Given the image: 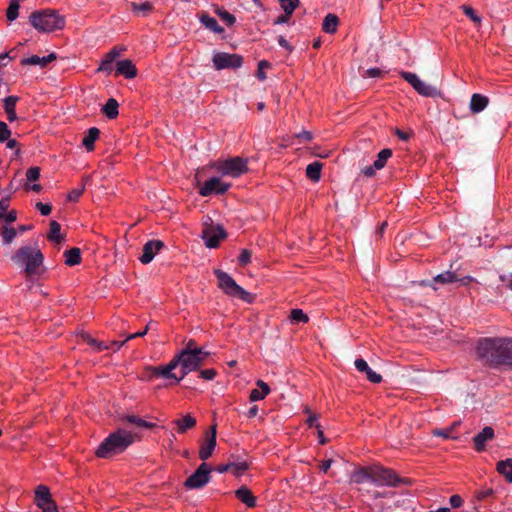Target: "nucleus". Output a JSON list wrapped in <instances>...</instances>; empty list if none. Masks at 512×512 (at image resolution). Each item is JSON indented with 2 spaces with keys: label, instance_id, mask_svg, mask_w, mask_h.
Instances as JSON below:
<instances>
[{
  "label": "nucleus",
  "instance_id": "obj_57",
  "mask_svg": "<svg viewBox=\"0 0 512 512\" xmlns=\"http://www.w3.org/2000/svg\"><path fill=\"white\" fill-rule=\"evenodd\" d=\"M7 223H13L17 219V213L15 210H10L4 213L2 217Z\"/></svg>",
  "mask_w": 512,
  "mask_h": 512
},
{
  "label": "nucleus",
  "instance_id": "obj_56",
  "mask_svg": "<svg viewBox=\"0 0 512 512\" xmlns=\"http://www.w3.org/2000/svg\"><path fill=\"white\" fill-rule=\"evenodd\" d=\"M97 71L110 73L112 71V63L107 62V60L105 58H103Z\"/></svg>",
  "mask_w": 512,
  "mask_h": 512
},
{
  "label": "nucleus",
  "instance_id": "obj_7",
  "mask_svg": "<svg viewBox=\"0 0 512 512\" xmlns=\"http://www.w3.org/2000/svg\"><path fill=\"white\" fill-rule=\"evenodd\" d=\"M501 338L491 339L486 338L481 340L477 347V356L485 363L490 366L502 365L500 358L501 351Z\"/></svg>",
  "mask_w": 512,
  "mask_h": 512
},
{
  "label": "nucleus",
  "instance_id": "obj_4",
  "mask_svg": "<svg viewBox=\"0 0 512 512\" xmlns=\"http://www.w3.org/2000/svg\"><path fill=\"white\" fill-rule=\"evenodd\" d=\"M43 259V254L38 247L32 246H23L12 256V261L16 265L23 267L28 276L38 272L43 263Z\"/></svg>",
  "mask_w": 512,
  "mask_h": 512
},
{
  "label": "nucleus",
  "instance_id": "obj_25",
  "mask_svg": "<svg viewBox=\"0 0 512 512\" xmlns=\"http://www.w3.org/2000/svg\"><path fill=\"white\" fill-rule=\"evenodd\" d=\"M489 104V98L485 95L475 93L471 96L470 100V111L473 114L482 112Z\"/></svg>",
  "mask_w": 512,
  "mask_h": 512
},
{
  "label": "nucleus",
  "instance_id": "obj_59",
  "mask_svg": "<svg viewBox=\"0 0 512 512\" xmlns=\"http://www.w3.org/2000/svg\"><path fill=\"white\" fill-rule=\"evenodd\" d=\"M494 494V491L493 489L491 488H488V489H484V490H480L476 493V497L478 500H483L491 495Z\"/></svg>",
  "mask_w": 512,
  "mask_h": 512
},
{
  "label": "nucleus",
  "instance_id": "obj_38",
  "mask_svg": "<svg viewBox=\"0 0 512 512\" xmlns=\"http://www.w3.org/2000/svg\"><path fill=\"white\" fill-rule=\"evenodd\" d=\"M289 319L292 324L307 323L309 321L308 315L301 309L291 310Z\"/></svg>",
  "mask_w": 512,
  "mask_h": 512
},
{
  "label": "nucleus",
  "instance_id": "obj_27",
  "mask_svg": "<svg viewBox=\"0 0 512 512\" xmlns=\"http://www.w3.org/2000/svg\"><path fill=\"white\" fill-rule=\"evenodd\" d=\"M501 349L502 365H512V339L501 338Z\"/></svg>",
  "mask_w": 512,
  "mask_h": 512
},
{
  "label": "nucleus",
  "instance_id": "obj_35",
  "mask_svg": "<svg viewBox=\"0 0 512 512\" xmlns=\"http://www.w3.org/2000/svg\"><path fill=\"white\" fill-rule=\"evenodd\" d=\"M102 112L109 119H114L118 115V102L114 98L108 99V101L102 108Z\"/></svg>",
  "mask_w": 512,
  "mask_h": 512
},
{
  "label": "nucleus",
  "instance_id": "obj_9",
  "mask_svg": "<svg viewBox=\"0 0 512 512\" xmlns=\"http://www.w3.org/2000/svg\"><path fill=\"white\" fill-rule=\"evenodd\" d=\"M400 76L405 81H407L420 95L425 97H434L438 95L437 89L422 81L417 74L401 71Z\"/></svg>",
  "mask_w": 512,
  "mask_h": 512
},
{
  "label": "nucleus",
  "instance_id": "obj_48",
  "mask_svg": "<svg viewBox=\"0 0 512 512\" xmlns=\"http://www.w3.org/2000/svg\"><path fill=\"white\" fill-rule=\"evenodd\" d=\"M462 10L464 14L471 19V21H473L476 24L481 23V17L475 13L472 7L464 5L462 6Z\"/></svg>",
  "mask_w": 512,
  "mask_h": 512
},
{
  "label": "nucleus",
  "instance_id": "obj_15",
  "mask_svg": "<svg viewBox=\"0 0 512 512\" xmlns=\"http://www.w3.org/2000/svg\"><path fill=\"white\" fill-rule=\"evenodd\" d=\"M163 247V242L160 240H150L143 247V253L140 256L139 260L143 264L150 263L154 256L161 250Z\"/></svg>",
  "mask_w": 512,
  "mask_h": 512
},
{
  "label": "nucleus",
  "instance_id": "obj_37",
  "mask_svg": "<svg viewBox=\"0 0 512 512\" xmlns=\"http://www.w3.org/2000/svg\"><path fill=\"white\" fill-rule=\"evenodd\" d=\"M131 10L135 14L147 15L153 10V5L150 2L144 3H131Z\"/></svg>",
  "mask_w": 512,
  "mask_h": 512
},
{
  "label": "nucleus",
  "instance_id": "obj_45",
  "mask_svg": "<svg viewBox=\"0 0 512 512\" xmlns=\"http://www.w3.org/2000/svg\"><path fill=\"white\" fill-rule=\"evenodd\" d=\"M40 171H41L40 168L37 166L29 168L26 171L27 183L30 184L32 182L38 181V179L40 178Z\"/></svg>",
  "mask_w": 512,
  "mask_h": 512
},
{
  "label": "nucleus",
  "instance_id": "obj_31",
  "mask_svg": "<svg viewBox=\"0 0 512 512\" xmlns=\"http://www.w3.org/2000/svg\"><path fill=\"white\" fill-rule=\"evenodd\" d=\"M100 135V130L96 127H92L87 131V134L84 136L82 140V145L85 147L87 151L94 150V143L98 139Z\"/></svg>",
  "mask_w": 512,
  "mask_h": 512
},
{
  "label": "nucleus",
  "instance_id": "obj_40",
  "mask_svg": "<svg viewBox=\"0 0 512 512\" xmlns=\"http://www.w3.org/2000/svg\"><path fill=\"white\" fill-rule=\"evenodd\" d=\"M279 3L285 14L291 16L299 5V0H279Z\"/></svg>",
  "mask_w": 512,
  "mask_h": 512
},
{
  "label": "nucleus",
  "instance_id": "obj_22",
  "mask_svg": "<svg viewBox=\"0 0 512 512\" xmlns=\"http://www.w3.org/2000/svg\"><path fill=\"white\" fill-rule=\"evenodd\" d=\"M18 101H19V97L14 96V95L8 96V97L4 98V100H3V109L6 113L7 120L10 122H14L18 119L16 110H15L16 104Z\"/></svg>",
  "mask_w": 512,
  "mask_h": 512
},
{
  "label": "nucleus",
  "instance_id": "obj_47",
  "mask_svg": "<svg viewBox=\"0 0 512 512\" xmlns=\"http://www.w3.org/2000/svg\"><path fill=\"white\" fill-rule=\"evenodd\" d=\"M270 66H271L270 63L266 60H261L258 63L257 78L259 80L264 81L267 78L265 69L270 68Z\"/></svg>",
  "mask_w": 512,
  "mask_h": 512
},
{
  "label": "nucleus",
  "instance_id": "obj_49",
  "mask_svg": "<svg viewBox=\"0 0 512 512\" xmlns=\"http://www.w3.org/2000/svg\"><path fill=\"white\" fill-rule=\"evenodd\" d=\"M216 13L219 15V17L225 21L229 26L233 25L236 21V18L234 15L230 14L229 12L225 10L218 9Z\"/></svg>",
  "mask_w": 512,
  "mask_h": 512
},
{
  "label": "nucleus",
  "instance_id": "obj_33",
  "mask_svg": "<svg viewBox=\"0 0 512 512\" xmlns=\"http://www.w3.org/2000/svg\"><path fill=\"white\" fill-rule=\"evenodd\" d=\"M65 264L75 266L81 262V251L79 248H71L64 253Z\"/></svg>",
  "mask_w": 512,
  "mask_h": 512
},
{
  "label": "nucleus",
  "instance_id": "obj_11",
  "mask_svg": "<svg viewBox=\"0 0 512 512\" xmlns=\"http://www.w3.org/2000/svg\"><path fill=\"white\" fill-rule=\"evenodd\" d=\"M35 504L42 512H58L57 505L51 497L50 490L45 485H39L35 489Z\"/></svg>",
  "mask_w": 512,
  "mask_h": 512
},
{
  "label": "nucleus",
  "instance_id": "obj_50",
  "mask_svg": "<svg viewBox=\"0 0 512 512\" xmlns=\"http://www.w3.org/2000/svg\"><path fill=\"white\" fill-rule=\"evenodd\" d=\"M11 136V130L9 129L8 125L0 121V142H5L8 140Z\"/></svg>",
  "mask_w": 512,
  "mask_h": 512
},
{
  "label": "nucleus",
  "instance_id": "obj_42",
  "mask_svg": "<svg viewBox=\"0 0 512 512\" xmlns=\"http://www.w3.org/2000/svg\"><path fill=\"white\" fill-rule=\"evenodd\" d=\"M19 3L17 0H12L6 12L7 19L12 22L18 17Z\"/></svg>",
  "mask_w": 512,
  "mask_h": 512
},
{
  "label": "nucleus",
  "instance_id": "obj_46",
  "mask_svg": "<svg viewBox=\"0 0 512 512\" xmlns=\"http://www.w3.org/2000/svg\"><path fill=\"white\" fill-rule=\"evenodd\" d=\"M85 190V185H81L77 188H74L72 189L68 195H67V200L68 201H71V202H76L78 201V199L80 198V196L83 194Z\"/></svg>",
  "mask_w": 512,
  "mask_h": 512
},
{
  "label": "nucleus",
  "instance_id": "obj_18",
  "mask_svg": "<svg viewBox=\"0 0 512 512\" xmlns=\"http://www.w3.org/2000/svg\"><path fill=\"white\" fill-rule=\"evenodd\" d=\"M494 437V430L487 426L482 429L474 438V446L476 451L481 452L486 447V442L492 440Z\"/></svg>",
  "mask_w": 512,
  "mask_h": 512
},
{
  "label": "nucleus",
  "instance_id": "obj_58",
  "mask_svg": "<svg viewBox=\"0 0 512 512\" xmlns=\"http://www.w3.org/2000/svg\"><path fill=\"white\" fill-rule=\"evenodd\" d=\"M449 502H450V505L453 507V508H459L462 506L463 504V500L462 498L459 496V495H452L449 499Z\"/></svg>",
  "mask_w": 512,
  "mask_h": 512
},
{
  "label": "nucleus",
  "instance_id": "obj_10",
  "mask_svg": "<svg viewBox=\"0 0 512 512\" xmlns=\"http://www.w3.org/2000/svg\"><path fill=\"white\" fill-rule=\"evenodd\" d=\"M212 63L216 70L226 68H239L243 63L242 56L238 54H229L226 52H217L212 57Z\"/></svg>",
  "mask_w": 512,
  "mask_h": 512
},
{
  "label": "nucleus",
  "instance_id": "obj_3",
  "mask_svg": "<svg viewBox=\"0 0 512 512\" xmlns=\"http://www.w3.org/2000/svg\"><path fill=\"white\" fill-rule=\"evenodd\" d=\"M30 23L37 31L50 33L62 30L65 26V18L55 10L45 9L32 13Z\"/></svg>",
  "mask_w": 512,
  "mask_h": 512
},
{
  "label": "nucleus",
  "instance_id": "obj_61",
  "mask_svg": "<svg viewBox=\"0 0 512 512\" xmlns=\"http://www.w3.org/2000/svg\"><path fill=\"white\" fill-rule=\"evenodd\" d=\"M9 204L10 199L8 197L0 200V219L3 217L4 213L7 212Z\"/></svg>",
  "mask_w": 512,
  "mask_h": 512
},
{
  "label": "nucleus",
  "instance_id": "obj_43",
  "mask_svg": "<svg viewBox=\"0 0 512 512\" xmlns=\"http://www.w3.org/2000/svg\"><path fill=\"white\" fill-rule=\"evenodd\" d=\"M4 244H10L17 236V230L13 227L5 226L2 231Z\"/></svg>",
  "mask_w": 512,
  "mask_h": 512
},
{
  "label": "nucleus",
  "instance_id": "obj_5",
  "mask_svg": "<svg viewBox=\"0 0 512 512\" xmlns=\"http://www.w3.org/2000/svg\"><path fill=\"white\" fill-rule=\"evenodd\" d=\"M214 274L218 280V287L223 291L225 295L231 298L241 299L248 304L254 302V296L239 286L228 273L222 270H215Z\"/></svg>",
  "mask_w": 512,
  "mask_h": 512
},
{
  "label": "nucleus",
  "instance_id": "obj_2",
  "mask_svg": "<svg viewBox=\"0 0 512 512\" xmlns=\"http://www.w3.org/2000/svg\"><path fill=\"white\" fill-rule=\"evenodd\" d=\"M135 439L131 431L119 429L111 433L97 448L96 455L99 458H110L123 452Z\"/></svg>",
  "mask_w": 512,
  "mask_h": 512
},
{
  "label": "nucleus",
  "instance_id": "obj_62",
  "mask_svg": "<svg viewBox=\"0 0 512 512\" xmlns=\"http://www.w3.org/2000/svg\"><path fill=\"white\" fill-rule=\"evenodd\" d=\"M6 147L8 149H15V155L18 156L20 154V149L18 148V143L15 139L6 140Z\"/></svg>",
  "mask_w": 512,
  "mask_h": 512
},
{
  "label": "nucleus",
  "instance_id": "obj_6",
  "mask_svg": "<svg viewBox=\"0 0 512 512\" xmlns=\"http://www.w3.org/2000/svg\"><path fill=\"white\" fill-rule=\"evenodd\" d=\"M207 168H211L221 174L232 178H238L248 171L247 161L241 157H233L225 160L211 162Z\"/></svg>",
  "mask_w": 512,
  "mask_h": 512
},
{
  "label": "nucleus",
  "instance_id": "obj_1",
  "mask_svg": "<svg viewBox=\"0 0 512 512\" xmlns=\"http://www.w3.org/2000/svg\"><path fill=\"white\" fill-rule=\"evenodd\" d=\"M192 344L190 341L187 348L175 355L168 364L147 367V377H162L173 380L175 384L179 383L188 373L198 369L208 356V353L200 348L192 349Z\"/></svg>",
  "mask_w": 512,
  "mask_h": 512
},
{
  "label": "nucleus",
  "instance_id": "obj_52",
  "mask_svg": "<svg viewBox=\"0 0 512 512\" xmlns=\"http://www.w3.org/2000/svg\"><path fill=\"white\" fill-rule=\"evenodd\" d=\"M432 434L434 436L443 437L445 439H456V437L451 435V429H435Z\"/></svg>",
  "mask_w": 512,
  "mask_h": 512
},
{
  "label": "nucleus",
  "instance_id": "obj_55",
  "mask_svg": "<svg viewBox=\"0 0 512 512\" xmlns=\"http://www.w3.org/2000/svg\"><path fill=\"white\" fill-rule=\"evenodd\" d=\"M217 372L214 369H205L200 372L201 378L205 380H212L215 378Z\"/></svg>",
  "mask_w": 512,
  "mask_h": 512
},
{
  "label": "nucleus",
  "instance_id": "obj_53",
  "mask_svg": "<svg viewBox=\"0 0 512 512\" xmlns=\"http://www.w3.org/2000/svg\"><path fill=\"white\" fill-rule=\"evenodd\" d=\"M250 261H251V253L246 249L242 250L240 253V256H239L240 265L246 266L247 264L250 263Z\"/></svg>",
  "mask_w": 512,
  "mask_h": 512
},
{
  "label": "nucleus",
  "instance_id": "obj_54",
  "mask_svg": "<svg viewBox=\"0 0 512 512\" xmlns=\"http://www.w3.org/2000/svg\"><path fill=\"white\" fill-rule=\"evenodd\" d=\"M36 208L40 211V213L44 216H47L51 213L52 207L49 204H44L41 202H38L36 204Z\"/></svg>",
  "mask_w": 512,
  "mask_h": 512
},
{
  "label": "nucleus",
  "instance_id": "obj_63",
  "mask_svg": "<svg viewBox=\"0 0 512 512\" xmlns=\"http://www.w3.org/2000/svg\"><path fill=\"white\" fill-rule=\"evenodd\" d=\"M307 424L309 427H316L317 429L320 428V425L318 423V416L316 414H310L307 419Z\"/></svg>",
  "mask_w": 512,
  "mask_h": 512
},
{
  "label": "nucleus",
  "instance_id": "obj_21",
  "mask_svg": "<svg viewBox=\"0 0 512 512\" xmlns=\"http://www.w3.org/2000/svg\"><path fill=\"white\" fill-rule=\"evenodd\" d=\"M172 423L176 426V431L179 434H183L186 431L194 428L196 426V418L191 414H185L180 419H175Z\"/></svg>",
  "mask_w": 512,
  "mask_h": 512
},
{
  "label": "nucleus",
  "instance_id": "obj_44",
  "mask_svg": "<svg viewBox=\"0 0 512 512\" xmlns=\"http://www.w3.org/2000/svg\"><path fill=\"white\" fill-rule=\"evenodd\" d=\"M230 465H231L230 471L236 476L242 475L248 469V464L244 461L233 462V463H230Z\"/></svg>",
  "mask_w": 512,
  "mask_h": 512
},
{
  "label": "nucleus",
  "instance_id": "obj_36",
  "mask_svg": "<svg viewBox=\"0 0 512 512\" xmlns=\"http://www.w3.org/2000/svg\"><path fill=\"white\" fill-rule=\"evenodd\" d=\"M392 156V150L391 149H383L381 150L378 155H377V159L374 161V167L376 169H379L381 170L382 168L385 167L388 159Z\"/></svg>",
  "mask_w": 512,
  "mask_h": 512
},
{
  "label": "nucleus",
  "instance_id": "obj_51",
  "mask_svg": "<svg viewBox=\"0 0 512 512\" xmlns=\"http://www.w3.org/2000/svg\"><path fill=\"white\" fill-rule=\"evenodd\" d=\"M125 49L124 48H120L118 49L117 47H114L112 48L106 55H105V59L107 60V62H110V63H113V61L119 57L120 53L122 51H124Z\"/></svg>",
  "mask_w": 512,
  "mask_h": 512
},
{
  "label": "nucleus",
  "instance_id": "obj_8",
  "mask_svg": "<svg viewBox=\"0 0 512 512\" xmlns=\"http://www.w3.org/2000/svg\"><path fill=\"white\" fill-rule=\"evenodd\" d=\"M371 483L378 487H395L400 483L399 477L390 469L372 466Z\"/></svg>",
  "mask_w": 512,
  "mask_h": 512
},
{
  "label": "nucleus",
  "instance_id": "obj_20",
  "mask_svg": "<svg viewBox=\"0 0 512 512\" xmlns=\"http://www.w3.org/2000/svg\"><path fill=\"white\" fill-rule=\"evenodd\" d=\"M57 56L55 53H50L47 56H38V55H32L30 57L23 58L21 60V65L27 66V65H38L40 67H45L52 61L56 60Z\"/></svg>",
  "mask_w": 512,
  "mask_h": 512
},
{
  "label": "nucleus",
  "instance_id": "obj_32",
  "mask_svg": "<svg viewBox=\"0 0 512 512\" xmlns=\"http://www.w3.org/2000/svg\"><path fill=\"white\" fill-rule=\"evenodd\" d=\"M323 164L319 161H314L306 167V176L313 182H318L321 178V170Z\"/></svg>",
  "mask_w": 512,
  "mask_h": 512
},
{
  "label": "nucleus",
  "instance_id": "obj_13",
  "mask_svg": "<svg viewBox=\"0 0 512 512\" xmlns=\"http://www.w3.org/2000/svg\"><path fill=\"white\" fill-rule=\"evenodd\" d=\"M230 186V183L223 182L218 177H212L200 186L199 194L203 197H207L213 193L224 194Z\"/></svg>",
  "mask_w": 512,
  "mask_h": 512
},
{
  "label": "nucleus",
  "instance_id": "obj_23",
  "mask_svg": "<svg viewBox=\"0 0 512 512\" xmlns=\"http://www.w3.org/2000/svg\"><path fill=\"white\" fill-rule=\"evenodd\" d=\"M236 498L248 508H254L257 504L256 497L246 486H241L235 491Z\"/></svg>",
  "mask_w": 512,
  "mask_h": 512
},
{
  "label": "nucleus",
  "instance_id": "obj_28",
  "mask_svg": "<svg viewBox=\"0 0 512 512\" xmlns=\"http://www.w3.org/2000/svg\"><path fill=\"white\" fill-rule=\"evenodd\" d=\"M256 384L259 389L251 390L249 396L250 401L253 402L263 400L270 393V387L264 381L258 380Z\"/></svg>",
  "mask_w": 512,
  "mask_h": 512
},
{
  "label": "nucleus",
  "instance_id": "obj_12",
  "mask_svg": "<svg viewBox=\"0 0 512 512\" xmlns=\"http://www.w3.org/2000/svg\"><path fill=\"white\" fill-rule=\"evenodd\" d=\"M211 469L206 463H202L197 470L187 478L185 486L190 489H198L210 481Z\"/></svg>",
  "mask_w": 512,
  "mask_h": 512
},
{
  "label": "nucleus",
  "instance_id": "obj_24",
  "mask_svg": "<svg viewBox=\"0 0 512 512\" xmlns=\"http://www.w3.org/2000/svg\"><path fill=\"white\" fill-rule=\"evenodd\" d=\"M198 18L201 24L211 32L215 34H222L224 32V28L220 26L217 20L209 14L202 12L199 14Z\"/></svg>",
  "mask_w": 512,
  "mask_h": 512
},
{
  "label": "nucleus",
  "instance_id": "obj_41",
  "mask_svg": "<svg viewBox=\"0 0 512 512\" xmlns=\"http://www.w3.org/2000/svg\"><path fill=\"white\" fill-rule=\"evenodd\" d=\"M126 420L129 423L135 424V425H137L139 427H143V428H153V427H155L154 423L145 421L142 418H140L138 416H135V415L127 416Z\"/></svg>",
  "mask_w": 512,
  "mask_h": 512
},
{
  "label": "nucleus",
  "instance_id": "obj_26",
  "mask_svg": "<svg viewBox=\"0 0 512 512\" xmlns=\"http://www.w3.org/2000/svg\"><path fill=\"white\" fill-rule=\"evenodd\" d=\"M496 471L503 476L508 483L512 484V458L498 461Z\"/></svg>",
  "mask_w": 512,
  "mask_h": 512
},
{
  "label": "nucleus",
  "instance_id": "obj_14",
  "mask_svg": "<svg viewBox=\"0 0 512 512\" xmlns=\"http://www.w3.org/2000/svg\"><path fill=\"white\" fill-rule=\"evenodd\" d=\"M226 237L222 226H210L203 230V239L208 248H216L219 242Z\"/></svg>",
  "mask_w": 512,
  "mask_h": 512
},
{
  "label": "nucleus",
  "instance_id": "obj_29",
  "mask_svg": "<svg viewBox=\"0 0 512 512\" xmlns=\"http://www.w3.org/2000/svg\"><path fill=\"white\" fill-rule=\"evenodd\" d=\"M453 282H457V276L454 272L445 271L441 274H438L433 278L432 284L430 285L434 290L437 289L436 284L446 285Z\"/></svg>",
  "mask_w": 512,
  "mask_h": 512
},
{
  "label": "nucleus",
  "instance_id": "obj_17",
  "mask_svg": "<svg viewBox=\"0 0 512 512\" xmlns=\"http://www.w3.org/2000/svg\"><path fill=\"white\" fill-rule=\"evenodd\" d=\"M355 368L362 373L366 374L367 379L372 383H380L382 381V376L375 371H373L368 363L362 359H356L354 362Z\"/></svg>",
  "mask_w": 512,
  "mask_h": 512
},
{
  "label": "nucleus",
  "instance_id": "obj_34",
  "mask_svg": "<svg viewBox=\"0 0 512 512\" xmlns=\"http://www.w3.org/2000/svg\"><path fill=\"white\" fill-rule=\"evenodd\" d=\"M339 24L338 17L335 14H328L323 21L322 29L326 33H334Z\"/></svg>",
  "mask_w": 512,
  "mask_h": 512
},
{
  "label": "nucleus",
  "instance_id": "obj_30",
  "mask_svg": "<svg viewBox=\"0 0 512 512\" xmlns=\"http://www.w3.org/2000/svg\"><path fill=\"white\" fill-rule=\"evenodd\" d=\"M371 475H372V466L365 467V468H361V469L353 472V474L351 475V480L357 484H362L367 481L371 482V480H372Z\"/></svg>",
  "mask_w": 512,
  "mask_h": 512
},
{
  "label": "nucleus",
  "instance_id": "obj_19",
  "mask_svg": "<svg viewBox=\"0 0 512 512\" xmlns=\"http://www.w3.org/2000/svg\"><path fill=\"white\" fill-rule=\"evenodd\" d=\"M116 74L123 75L127 79H133L137 76V69L129 59L117 62Z\"/></svg>",
  "mask_w": 512,
  "mask_h": 512
},
{
  "label": "nucleus",
  "instance_id": "obj_16",
  "mask_svg": "<svg viewBox=\"0 0 512 512\" xmlns=\"http://www.w3.org/2000/svg\"><path fill=\"white\" fill-rule=\"evenodd\" d=\"M216 447V425L212 426L210 433L207 435L206 442L199 449V457L201 460H207Z\"/></svg>",
  "mask_w": 512,
  "mask_h": 512
},
{
  "label": "nucleus",
  "instance_id": "obj_64",
  "mask_svg": "<svg viewBox=\"0 0 512 512\" xmlns=\"http://www.w3.org/2000/svg\"><path fill=\"white\" fill-rule=\"evenodd\" d=\"M500 280L507 288L512 290V274L501 275Z\"/></svg>",
  "mask_w": 512,
  "mask_h": 512
},
{
  "label": "nucleus",
  "instance_id": "obj_60",
  "mask_svg": "<svg viewBox=\"0 0 512 512\" xmlns=\"http://www.w3.org/2000/svg\"><path fill=\"white\" fill-rule=\"evenodd\" d=\"M82 339L85 343H87L93 350L94 348L96 347L97 343H98V340L94 339L91 335L89 334H83L82 335Z\"/></svg>",
  "mask_w": 512,
  "mask_h": 512
},
{
  "label": "nucleus",
  "instance_id": "obj_39",
  "mask_svg": "<svg viewBox=\"0 0 512 512\" xmlns=\"http://www.w3.org/2000/svg\"><path fill=\"white\" fill-rule=\"evenodd\" d=\"M60 230H61L60 224L56 221H52L50 223V231L48 234L49 240L56 242V243H60L62 241V236H61Z\"/></svg>",
  "mask_w": 512,
  "mask_h": 512
}]
</instances>
